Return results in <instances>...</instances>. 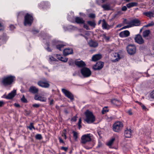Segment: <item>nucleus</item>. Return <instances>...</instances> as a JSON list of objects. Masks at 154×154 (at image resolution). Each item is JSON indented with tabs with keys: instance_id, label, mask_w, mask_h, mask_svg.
Here are the masks:
<instances>
[{
	"instance_id": "nucleus-1",
	"label": "nucleus",
	"mask_w": 154,
	"mask_h": 154,
	"mask_svg": "<svg viewBox=\"0 0 154 154\" xmlns=\"http://www.w3.org/2000/svg\"><path fill=\"white\" fill-rule=\"evenodd\" d=\"M16 79L14 76L9 75L4 77L2 78V82L4 86H10L14 83Z\"/></svg>"
},
{
	"instance_id": "nucleus-2",
	"label": "nucleus",
	"mask_w": 154,
	"mask_h": 154,
	"mask_svg": "<svg viewBox=\"0 0 154 154\" xmlns=\"http://www.w3.org/2000/svg\"><path fill=\"white\" fill-rule=\"evenodd\" d=\"M85 114L86 117V119L85 120L87 123L91 124L95 121V116L92 112L87 110L85 112Z\"/></svg>"
},
{
	"instance_id": "nucleus-3",
	"label": "nucleus",
	"mask_w": 154,
	"mask_h": 154,
	"mask_svg": "<svg viewBox=\"0 0 154 154\" xmlns=\"http://www.w3.org/2000/svg\"><path fill=\"white\" fill-rule=\"evenodd\" d=\"M123 125L122 122L117 121L113 124L112 126V130L115 132L119 133L123 129Z\"/></svg>"
},
{
	"instance_id": "nucleus-4",
	"label": "nucleus",
	"mask_w": 154,
	"mask_h": 154,
	"mask_svg": "<svg viewBox=\"0 0 154 154\" xmlns=\"http://www.w3.org/2000/svg\"><path fill=\"white\" fill-rule=\"evenodd\" d=\"M33 16L28 13H26L24 16L23 24L25 26H31L33 21Z\"/></svg>"
},
{
	"instance_id": "nucleus-5",
	"label": "nucleus",
	"mask_w": 154,
	"mask_h": 154,
	"mask_svg": "<svg viewBox=\"0 0 154 154\" xmlns=\"http://www.w3.org/2000/svg\"><path fill=\"white\" fill-rule=\"evenodd\" d=\"M81 72L84 78H87L90 77L91 74V70L86 67H83L81 70Z\"/></svg>"
},
{
	"instance_id": "nucleus-6",
	"label": "nucleus",
	"mask_w": 154,
	"mask_h": 154,
	"mask_svg": "<svg viewBox=\"0 0 154 154\" xmlns=\"http://www.w3.org/2000/svg\"><path fill=\"white\" fill-rule=\"evenodd\" d=\"M136 48L134 45H129L127 47V52L130 55H133L136 52Z\"/></svg>"
},
{
	"instance_id": "nucleus-7",
	"label": "nucleus",
	"mask_w": 154,
	"mask_h": 154,
	"mask_svg": "<svg viewBox=\"0 0 154 154\" xmlns=\"http://www.w3.org/2000/svg\"><path fill=\"white\" fill-rule=\"evenodd\" d=\"M62 91L65 95L71 101H73L74 100L73 94L69 91L64 88L62 89Z\"/></svg>"
},
{
	"instance_id": "nucleus-8",
	"label": "nucleus",
	"mask_w": 154,
	"mask_h": 154,
	"mask_svg": "<svg viewBox=\"0 0 154 154\" xmlns=\"http://www.w3.org/2000/svg\"><path fill=\"white\" fill-rule=\"evenodd\" d=\"M43 80H40L38 82V85L44 88H48L50 86L49 82L45 79H44Z\"/></svg>"
},
{
	"instance_id": "nucleus-9",
	"label": "nucleus",
	"mask_w": 154,
	"mask_h": 154,
	"mask_svg": "<svg viewBox=\"0 0 154 154\" xmlns=\"http://www.w3.org/2000/svg\"><path fill=\"white\" fill-rule=\"evenodd\" d=\"M81 142L82 143L85 144L87 142L91 141V138L90 134H85L82 136L81 138Z\"/></svg>"
},
{
	"instance_id": "nucleus-10",
	"label": "nucleus",
	"mask_w": 154,
	"mask_h": 154,
	"mask_svg": "<svg viewBox=\"0 0 154 154\" xmlns=\"http://www.w3.org/2000/svg\"><path fill=\"white\" fill-rule=\"evenodd\" d=\"M104 66V63L102 61H98L93 66V69L94 70H100Z\"/></svg>"
},
{
	"instance_id": "nucleus-11",
	"label": "nucleus",
	"mask_w": 154,
	"mask_h": 154,
	"mask_svg": "<svg viewBox=\"0 0 154 154\" xmlns=\"http://www.w3.org/2000/svg\"><path fill=\"white\" fill-rule=\"evenodd\" d=\"M126 24L130 25L131 27H132L134 26H139L140 25V23L138 19L135 18L131 20L129 23H126Z\"/></svg>"
},
{
	"instance_id": "nucleus-12",
	"label": "nucleus",
	"mask_w": 154,
	"mask_h": 154,
	"mask_svg": "<svg viewBox=\"0 0 154 154\" xmlns=\"http://www.w3.org/2000/svg\"><path fill=\"white\" fill-rule=\"evenodd\" d=\"M50 6V4L48 2L44 1L42 2L39 5L40 8L41 9H47L49 8Z\"/></svg>"
},
{
	"instance_id": "nucleus-13",
	"label": "nucleus",
	"mask_w": 154,
	"mask_h": 154,
	"mask_svg": "<svg viewBox=\"0 0 154 154\" xmlns=\"http://www.w3.org/2000/svg\"><path fill=\"white\" fill-rule=\"evenodd\" d=\"M134 40L135 42L139 44H142L144 42V40L141 35L139 34L136 35L134 38Z\"/></svg>"
},
{
	"instance_id": "nucleus-14",
	"label": "nucleus",
	"mask_w": 154,
	"mask_h": 154,
	"mask_svg": "<svg viewBox=\"0 0 154 154\" xmlns=\"http://www.w3.org/2000/svg\"><path fill=\"white\" fill-rule=\"evenodd\" d=\"M124 133L126 138H130L132 135V131L131 128H127L124 131Z\"/></svg>"
},
{
	"instance_id": "nucleus-15",
	"label": "nucleus",
	"mask_w": 154,
	"mask_h": 154,
	"mask_svg": "<svg viewBox=\"0 0 154 154\" xmlns=\"http://www.w3.org/2000/svg\"><path fill=\"white\" fill-rule=\"evenodd\" d=\"M29 91L33 94H37L38 93L39 90L38 88H36L35 86H32L29 88Z\"/></svg>"
},
{
	"instance_id": "nucleus-16",
	"label": "nucleus",
	"mask_w": 154,
	"mask_h": 154,
	"mask_svg": "<svg viewBox=\"0 0 154 154\" xmlns=\"http://www.w3.org/2000/svg\"><path fill=\"white\" fill-rule=\"evenodd\" d=\"M73 53V50L71 48H66L63 51V54L65 56H66L68 55L72 54Z\"/></svg>"
},
{
	"instance_id": "nucleus-17",
	"label": "nucleus",
	"mask_w": 154,
	"mask_h": 154,
	"mask_svg": "<svg viewBox=\"0 0 154 154\" xmlns=\"http://www.w3.org/2000/svg\"><path fill=\"white\" fill-rule=\"evenodd\" d=\"M130 34V32L128 30H125L119 33V36L120 37L122 38L126 37L129 36Z\"/></svg>"
},
{
	"instance_id": "nucleus-18",
	"label": "nucleus",
	"mask_w": 154,
	"mask_h": 154,
	"mask_svg": "<svg viewBox=\"0 0 154 154\" xmlns=\"http://www.w3.org/2000/svg\"><path fill=\"white\" fill-rule=\"evenodd\" d=\"M16 91L13 90L11 92L9 93L6 97L7 99H12L16 95Z\"/></svg>"
},
{
	"instance_id": "nucleus-19",
	"label": "nucleus",
	"mask_w": 154,
	"mask_h": 154,
	"mask_svg": "<svg viewBox=\"0 0 154 154\" xmlns=\"http://www.w3.org/2000/svg\"><path fill=\"white\" fill-rule=\"evenodd\" d=\"M88 44L90 47L94 48L97 47L98 45V44L97 42L94 41L92 40H90Z\"/></svg>"
},
{
	"instance_id": "nucleus-20",
	"label": "nucleus",
	"mask_w": 154,
	"mask_h": 154,
	"mask_svg": "<svg viewBox=\"0 0 154 154\" xmlns=\"http://www.w3.org/2000/svg\"><path fill=\"white\" fill-rule=\"evenodd\" d=\"M102 27L103 29H109L110 28V26L108 24L105 20L103 19L102 20Z\"/></svg>"
},
{
	"instance_id": "nucleus-21",
	"label": "nucleus",
	"mask_w": 154,
	"mask_h": 154,
	"mask_svg": "<svg viewBox=\"0 0 154 154\" xmlns=\"http://www.w3.org/2000/svg\"><path fill=\"white\" fill-rule=\"evenodd\" d=\"M102 56L100 54H97L94 55L92 58V60L93 61H96L102 58Z\"/></svg>"
},
{
	"instance_id": "nucleus-22",
	"label": "nucleus",
	"mask_w": 154,
	"mask_h": 154,
	"mask_svg": "<svg viewBox=\"0 0 154 154\" xmlns=\"http://www.w3.org/2000/svg\"><path fill=\"white\" fill-rule=\"evenodd\" d=\"M34 99L35 100L40 101L41 102H46V99L44 97L39 96L38 95H35L34 97Z\"/></svg>"
},
{
	"instance_id": "nucleus-23",
	"label": "nucleus",
	"mask_w": 154,
	"mask_h": 154,
	"mask_svg": "<svg viewBox=\"0 0 154 154\" xmlns=\"http://www.w3.org/2000/svg\"><path fill=\"white\" fill-rule=\"evenodd\" d=\"M75 65L78 66L79 67H83L86 66L85 63L82 60L80 61H75Z\"/></svg>"
},
{
	"instance_id": "nucleus-24",
	"label": "nucleus",
	"mask_w": 154,
	"mask_h": 154,
	"mask_svg": "<svg viewBox=\"0 0 154 154\" xmlns=\"http://www.w3.org/2000/svg\"><path fill=\"white\" fill-rule=\"evenodd\" d=\"M75 22L78 24H83L85 23V21L82 18L79 17H76L75 18Z\"/></svg>"
},
{
	"instance_id": "nucleus-25",
	"label": "nucleus",
	"mask_w": 154,
	"mask_h": 154,
	"mask_svg": "<svg viewBox=\"0 0 154 154\" xmlns=\"http://www.w3.org/2000/svg\"><path fill=\"white\" fill-rule=\"evenodd\" d=\"M137 5L138 3L137 2H132L126 5V6L128 8H130L133 7L137 6Z\"/></svg>"
},
{
	"instance_id": "nucleus-26",
	"label": "nucleus",
	"mask_w": 154,
	"mask_h": 154,
	"mask_svg": "<svg viewBox=\"0 0 154 154\" xmlns=\"http://www.w3.org/2000/svg\"><path fill=\"white\" fill-rule=\"evenodd\" d=\"M150 33V31L149 30H146L144 31L143 33V35L144 38H146L148 37Z\"/></svg>"
},
{
	"instance_id": "nucleus-27",
	"label": "nucleus",
	"mask_w": 154,
	"mask_h": 154,
	"mask_svg": "<svg viewBox=\"0 0 154 154\" xmlns=\"http://www.w3.org/2000/svg\"><path fill=\"white\" fill-rule=\"evenodd\" d=\"M114 57H117L116 59L112 60L113 62H116L118 61L121 59L120 54L119 53H116L114 55Z\"/></svg>"
},
{
	"instance_id": "nucleus-28",
	"label": "nucleus",
	"mask_w": 154,
	"mask_h": 154,
	"mask_svg": "<svg viewBox=\"0 0 154 154\" xmlns=\"http://www.w3.org/2000/svg\"><path fill=\"white\" fill-rule=\"evenodd\" d=\"M87 23L91 26L94 28L96 25V23L94 21H88L87 22Z\"/></svg>"
},
{
	"instance_id": "nucleus-29",
	"label": "nucleus",
	"mask_w": 154,
	"mask_h": 154,
	"mask_svg": "<svg viewBox=\"0 0 154 154\" xmlns=\"http://www.w3.org/2000/svg\"><path fill=\"white\" fill-rule=\"evenodd\" d=\"M153 13L152 12H145L143 13V14L144 15L150 18H151V17H153Z\"/></svg>"
},
{
	"instance_id": "nucleus-30",
	"label": "nucleus",
	"mask_w": 154,
	"mask_h": 154,
	"mask_svg": "<svg viewBox=\"0 0 154 154\" xmlns=\"http://www.w3.org/2000/svg\"><path fill=\"white\" fill-rule=\"evenodd\" d=\"M112 103L116 106H118L119 105L120 102L119 100L115 99H113L111 100Z\"/></svg>"
},
{
	"instance_id": "nucleus-31",
	"label": "nucleus",
	"mask_w": 154,
	"mask_h": 154,
	"mask_svg": "<svg viewBox=\"0 0 154 154\" xmlns=\"http://www.w3.org/2000/svg\"><path fill=\"white\" fill-rule=\"evenodd\" d=\"M115 140V137H112L107 143V145L109 146H111Z\"/></svg>"
},
{
	"instance_id": "nucleus-32",
	"label": "nucleus",
	"mask_w": 154,
	"mask_h": 154,
	"mask_svg": "<svg viewBox=\"0 0 154 154\" xmlns=\"http://www.w3.org/2000/svg\"><path fill=\"white\" fill-rule=\"evenodd\" d=\"M65 46V45L63 44H58V45H57L56 47L57 49L59 51H61L62 48H63Z\"/></svg>"
},
{
	"instance_id": "nucleus-33",
	"label": "nucleus",
	"mask_w": 154,
	"mask_h": 154,
	"mask_svg": "<svg viewBox=\"0 0 154 154\" xmlns=\"http://www.w3.org/2000/svg\"><path fill=\"white\" fill-rule=\"evenodd\" d=\"M102 7L105 10L108 11L110 9V6L108 5L105 4L103 5L102 6Z\"/></svg>"
},
{
	"instance_id": "nucleus-34",
	"label": "nucleus",
	"mask_w": 154,
	"mask_h": 154,
	"mask_svg": "<svg viewBox=\"0 0 154 154\" xmlns=\"http://www.w3.org/2000/svg\"><path fill=\"white\" fill-rule=\"evenodd\" d=\"M66 129H64L62 132V136L64 137L65 139H67L66 137Z\"/></svg>"
},
{
	"instance_id": "nucleus-35",
	"label": "nucleus",
	"mask_w": 154,
	"mask_h": 154,
	"mask_svg": "<svg viewBox=\"0 0 154 154\" xmlns=\"http://www.w3.org/2000/svg\"><path fill=\"white\" fill-rule=\"evenodd\" d=\"M72 133L73 134V137L75 141H77L78 138V133L75 131H73Z\"/></svg>"
},
{
	"instance_id": "nucleus-36",
	"label": "nucleus",
	"mask_w": 154,
	"mask_h": 154,
	"mask_svg": "<svg viewBox=\"0 0 154 154\" xmlns=\"http://www.w3.org/2000/svg\"><path fill=\"white\" fill-rule=\"evenodd\" d=\"M35 139L37 140H40L42 139V135L40 134H36L35 136Z\"/></svg>"
},
{
	"instance_id": "nucleus-37",
	"label": "nucleus",
	"mask_w": 154,
	"mask_h": 154,
	"mask_svg": "<svg viewBox=\"0 0 154 154\" xmlns=\"http://www.w3.org/2000/svg\"><path fill=\"white\" fill-rule=\"evenodd\" d=\"M58 41L54 39L51 42V44L53 46H54V45H58Z\"/></svg>"
},
{
	"instance_id": "nucleus-38",
	"label": "nucleus",
	"mask_w": 154,
	"mask_h": 154,
	"mask_svg": "<svg viewBox=\"0 0 154 154\" xmlns=\"http://www.w3.org/2000/svg\"><path fill=\"white\" fill-rule=\"evenodd\" d=\"M31 32L33 34H35L38 33L39 32V30L35 29H33L31 30Z\"/></svg>"
},
{
	"instance_id": "nucleus-39",
	"label": "nucleus",
	"mask_w": 154,
	"mask_h": 154,
	"mask_svg": "<svg viewBox=\"0 0 154 154\" xmlns=\"http://www.w3.org/2000/svg\"><path fill=\"white\" fill-rule=\"evenodd\" d=\"M21 100L22 102L24 103H27L28 102L27 100L25 98L24 95L21 98Z\"/></svg>"
},
{
	"instance_id": "nucleus-40",
	"label": "nucleus",
	"mask_w": 154,
	"mask_h": 154,
	"mask_svg": "<svg viewBox=\"0 0 154 154\" xmlns=\"http://www.w3.org/2000/svg\"><path fill=\"white\" fill-rule=\"evenodd\" d=\"M49 61L50 62H52V61H57V59L54 58L53 56H51L49 58Z\"/></svg>"
},
{
	"instance_id": "nucleus-41",
	"label": "nucleus",
	"mask_w": 154,
	"mask_h": 154,
	"mask_svg": "<svg viewBox=\"0 0 154 154\" xmlns=\"http://www.w3.org/2000/svg\"><path fill=\"white\" fill-rule=\"evenodd\" d=\"M29 128L31 130H32V129H33L34 130L35 129V128L33 125V123H30V125L28 126Z\"/></svg>"
},
{
	"instance_id": "nucleus-42",
	"label": "nucleus",
	"mask_w": 154,
	"mask_h": 154,
	"mask_svg": "<svg viewBox=\"0 0 154 154\" xmlns=\"http://www.w3.org/2000/svg\"><path fill=\"white\" fill-rule=\"evenodd\" d=\"M74 63H74V61L72 59L69 60L68 62V63L70 66L73 65Z\"/></svg>"
},
{
	"instance_id": "nucleus-43",
	"label": "nucleus",
	"mask_w": 154,
	"mask_h": 154,
	"mask_svg": "<svg viewBox=\"0 0 154 154\" xmlns=\"http://www.w3.org/2000/svg\"><path fill=\"white\" fill-rule=\"evenodd\" d=\"M48 102L49 103V105L51 106H53L54 104V100L53 99L50 100V98H48Z\"/></svg>"
},
{
	"instance_id": "nucleus-44",
	"label": "nucleus",
	"mask_w": 154,
	"mask_h": 154,
	"mask_svg": "<svg viewBox=\"0 0 154 154\" xmlns=\"http://www.w3.org/2000/svg\"><path fill=\"white\" fill-rule=\"evenodd\" d=\"M31 113V111L30 110H25V115L26 116L29 115Z\"/></svg>"
},
{
	"instance_id": "nucleus-45",
	"label": "nucleus",
	"mask_w": 154,
	"mask_h": 154,
	"mask_svg": "<svg viewBox=\"0 0 154 154\" xmlns=\"http://www.w3.org/2000/svg\"><path fill=\"white\" fill-rule=\"evenodd\" d=\"M68 60V58L65 57H63L62 59H61L60 61L64 62H66Z\"/></svg>"
},
{
	"instance_id": "nucleus-46",
	"label": "nucleus",
	"mask_w": 154,
	"mask_h": 154,
	"mask_svg": "<svg viewBox=\"0 0 154 154\" xmlns=\"http://www.w3.org/2000/svg\"><path fill=\"white\" fill-rule=\"evenodd\" d=\"M77 115L75 116L72 117L71 119V121L72 122H75L77 120Z\"/></svg>"
},
{
	"instance_id": "nucleus-47",
	"label": "nucleus",
	"mask_w": 154,
	"mask_h": 154,
	"mask_svg": "<svg viewBox=\"0 0 154 154\" xmlns=\"http://www.w3.org/2000/svg\"><path fill=\"white\" fill-rule=\"evenodd\" d=\"M140 106H141L143 110H144L145 111H147L148 110V109L147 108H146L145 106L142 103V104Z\"/></svg>"
},
{
	"instance_id": "nucleus-48",
	"label": "nucleus",
	"mask_w": 154,
	"mask_h": 154,
	"mask_svg": "<svg viewBox=\"0 0 154 154\" xmlns=\"http://www.w3.org/2000/svg\"><path fill=\"white\" fill-rule=\"evenodd\" d=\"M154 25V22L152 21L150 23H149L145 26L147 27H149Z\"/></svg>"
},
{
	"instance_id": "nucleus-49",
	"label": "nucleus",
	"mask_w": 154,
	"mask_h": 154,
	"mask_svg": "<svg viewBox=\"0 0 154 154\" xmlns=\"http://www.w3.org/2000/svg\"><path fill=\"white\" fill-rule=\"evenodd\" d=\"M83 24V27L85 29L87 30H89L90 29L89 27L88 26L87 24L85 23Z\"/></svg>"
},
{
	"instance_id": "nucleus-50",
	"label": "nucleus",
	"mask_w": 154,
	"mask_h": 154,
	"mask_svg": "<svg viewBox=\"0 0 154 154\" xmlns=\"http://www.w3.org/2000/svg\"><path fill=\"white\" fill-rule=\"evenodd\" d=\"M131 27V26L129 24V25H127V26H123L122 28H121L120 29V30H122V29H126V28H130V27Z\"/></svg>"
},
{
	"instance_id": "nucleus-51",
	"label": "nucleus",
	"mask_w": 154,
	"mask_h": 154,
	"mask_svg": "<svg viewBox=\"0 0 154 154\" xmlns=\"http://www.w3.org/2000/svg\"><path fill=\"white\" fill-rule=\"evenodd\" d=\"M109 111V110L106 108H103L102 111V114H104L108 112Z\"/></svg>"
},
{
	"instance_id": "nucleus-52",
	"label": "nucleus",
	"mask_w": 154,
	"mask_h": 154,
	"mask_svg": "<svg viewBox=\"0 0 154 154\" xmlns=\"http://www.w3.org/2000/svg\"><path fill=\"white\" fill-rule=\"evenodd\" d=\"M40 106V104H34L32 105V106L34 108H38Z\"/></svg>"
},
{
	"instance_id": "nucleus-53",
	"label": "nucleus",
	"mask_w": 154,
	"mask_h": 154,
	"mask_svg": "<svg viewBox=\"0 0 154 154\" xmlns=\"http://www.w3.org/2000/svg\"><path fill=\"white\" fill-rule=\"evenodd\" d=\"M58 140H59V142L60 143L65 144V142L62 139L61 137H59Z\"/></svg>"
},
{
	"instance_id": "nucleus-54",
	"label": "nucleus",
	"mask_w": 154,
	"mask_h": 154,
	"mask_svg": "<svg viewBox=\"0 0 154 154\" xmlns=\"http://www.w3.org/2000/svg\"><path fill=\"white\" fill-rule=\"evenodd\" d=\"M60 149L61 150H63L65 151L66 152L68 149V148L67 147L62 146L60 148Z\"/></svg>"
},
{
	"instance_id": "nucleus-55",
	"label": "nucleus",
	"mask_w": 154,
	"mask_h": 154,
	"mask_svg": "<svg viewBox=\"0 0 154 154\" xmlns=\"http://www.w3.org/2000/svg\"><path fill=\"white\" fill-rule=\"evenodd\" d=\"M150 94V97L154 99V90L151 92Z\"/></svg>"
},
{
	"instance_id": "nucleus-56",
	"label": "nucleus",
	"mask_w": 154,
	"mask_h": 154,
	"mask_svg": "<svg viewBox=\"0 0 154 154\" xmlns=\"http://www.w3.org/2000/svg\"><path fill=\"white\" fill-rule=\"evenodd\" d=\"M89 17L92 18H94L95 17V15L94 14H89Z\"/></svg>"
},
{
	"instance_id": "nucleus-57",
	"label": "nucleus",
	"mask_w": 154,
	"mask_h": 154,
	"mask_svg": "<svg viewBox=\"0 0 154 154\" xmlns=\"http://www.w3.org/2000/svg\"><path fill=\"white\" fill-rule=\"evenodd\" d=\"M56 57L57 59H58L59 60H60L61 59H62L63 57L61 56L59 54H57L56 55Z\"/></svg>"
},
{
	"instance_id": "nucleus-58",
	"label": "nucleus",
	"mask_w": 154,
	"mask_h": 154,
	"mask_svg": "<svg viewBox=\"0 0 154 154\" xmlns=\"http://www.w3.org/2000/svg\"><path fill=\"white\" fill-rule=\"evenodd\" d=\"M9 28L11 30H13L15 28V26L13 25H11L9 26Z\"/></svg>"
},
{
	"instance_id": "nucleus-59",
	"label": "nucleus",
	"mask_w": 154,
	"mask_h": 154,
	"mask_svg": "<svg viewBox=\"0 0 154 154\" xmlns=\"http://www.w3.org/2000/svg\"><path fill=\"white\" fill-rule=\"evenodd\" d=\"M4 26L1 23L0 21V31L4 29Z\"/></svg>"
},
{
	"instance_id": "nucleus-60",
	"label": "nucleus",
	"mask_w": 154,
	"mask_h": 154,
	"mask_svg": "<svg viewBox=\"0 0 154 154\" xmlns=\"http://www.w3.org/2000/svg\"><path fill=\"white\" fill-rule=\"evenodd\" d=\"M127 7H126L125 6H123L122 7V11H125L127 10Z\"/></svg>"
},
{
	"instance_id": "nucleus-61",
	"label": "nucleus",
	"mask_w": 154,
	"mask_h": 154,
	"mask_svg": "<svg viewBox=\"0 0 154 154\" xmlns=\"http://www.w3.org/2000/svg\"><path fill=\"white\" fill-rule=\"evenodd\" d=\"M45 49L48 52H51L52 51V49H51L50 47H47L45 48Z\"/></svg>"
},
{
	"instance_id": "nucleus-62",
	"label": "nucleus",
	"mask_w": 154,
	"mask_h": 154,
	"mask_svg": "<svg viewBox=\"0 0 154 154\" xmlns=\"http://www.w3.org/2000/svg\"><path fill=\"white\" fill-rule=\"evenodd\" d=\"M97 133H98V135L100 137V138H102V137L101 136V135L102 134L101 131H97Z\"/></svg>"
},
{
	"instance_id": "nucleus-63",
	"label": "nucleus",
	"mask_w": 154,
	"mask_h": 154,
	"mask_svg": "<svg viewBox=\"0 0 154 154\" xmlns=\"http://www.w3.org/2000/svg\"><path fill=\"white\" fill-rule=\"evenodd\" d=\"M127 113L129 114V115H131L133 114V113L132 112V111L131 109L129 110L128 112Z\"/></svg>"
},
{
	"instance_id": "nucleus-64",
	"label": "nucleus",
	"mask_w": 154,
	"mask_h": 154,
	"mask_svg": "<svg viewBox=\"0 0 154 154\" xmlns=\"http://www.w3.org/2000/svg\"><path fill=\"white\" fill-rule=\"evenodd\" d=\"M5 104V103L2 101H0V107H2Z\"/></svg>"
}]
</instances>
